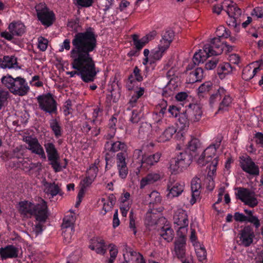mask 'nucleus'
<instances>
[{
    "label": "nucleus",
    "instance_id": "36",
    "mask_svg": "<svg viewBox=\"0 0 263 263\" xmlns=\"http://www.w3.org/2000/svg\"><path fill=\"white\" fill-rule=\"evenodd\" d=\"M50 127L56 137L58 138L61 136V127L57 119H53L50 121Z\"/></svg>",
    "mask_w": 263,
    "mask_h": 263
},
{
    "label": "nucleus",
    "instance_id": "2",
    "mask_svg": "<svg viewBox=\"0 0 263 263\" xmlns=\"http://www.w3.org/2000/svg\"><path fill=\"white\" fill-rule=\"evenodd\" d=\"M2 83L14 95L24 96L27 95L30 87L25 79L17 77L13 78L7 74L2 78Z\"/></svg>",
    "mask_w": 263,
    "mask_h": 263
},
{
    "label": "nucleus",
    "instance_id": "42",
    "mask_svg": "<svg viewBox=\"0 0 263 263\" xmlns=\"http://www.w3.org/2000/svg\"><path fill=\"white\" fill-rule=\"evenodd\" d=\"M105 242L104 240L100 237L93 238L90 240V245L89 248L91 250H95L100 246H104Z\"/></svg>",
    "mask_w": 263,
    "mask_h": 263
},
{
    "label": "nucleus",
    "instance_id": "9",
    "mask_svg": "<svg viewBox=\"0 0 263 263\" xmlns=\"http://www.w3.org/2000/svg\"><path fill=\"white\" fill-rule=\"evenodd\" d=\"M221 40L217 37L211 39L210 43L206 44L203 47V51L206 57L212 55L221 54L224 49V44L221 42Z\"/></svg>",
    "mask_w": 263,
    "mask_h": 263
},
{
    "label": "nucleus",
    "instance_id": "37",
    "mask_svg": "<svg viewBox=\"0 0 263 263\" xmlns=\"http://www.w3.org/2000/svg\"><path fill=\"white\" fill-rule=\"evenodd\" d=\"M218 157L214 158L211 163L209 165V171L208 172L206 180L210 181V179H213V176L214 175L216 171V166L218 163Z\"/></svg>",
    "mask_w": 263,
    "mask_h": 263
},
{
    "label": "nucleus",
    "instance_id": "29",
    "mask_svg": "<svg viewBox=\"0 0 263 263\" xmlns=\"http://www.w3.org/2000/svg\"><path fill=\"white\" fill-rule=\"evenodd\" d=\"M152 127L151 124L147 122L141 123L139 129V135L141 138H148L151 137Z\"/></svg>",
    "mask_w": 263,
    "mask_h": 263
},
{
    "label": "nucleus",
    "instance_id": "43",
    "mask_svg": "<svg viewBox=\"0 0 263 263\" xmlns=\"http://www.w3.org/2000/svg\"><path fill=\"white\" fill-rule=\"evenodd\" d=\"M132 37L134 45L138 50H140L146 44V42H144V41H143V37L139 40V35L136 34H133L132 35Z\"/></svg>",
    "mask_w": 263,
    "mask_h": 263
},
{
    "label": "nucleus",
    "instance_id": "24",
    "mask_svg": "<svg viewBox=\"0 0 263 263\" xmlns=\"http://www.w3.org/2000/svg\"><path fill=\"white\" fill-rule=\"evenodd\" d=\"M0 67L2 68L17 67V58L14 56H4L3 59H0Z\"/></svg>",
    "mask_w": 263,
    "mask_h": 263
},
{
    "label": "nucleus",
    "instance_id": "48",
    "mask_svg": "<svg viewBox=\"0 0 263 263\" xmlns=\"http://www.w3.org/2000/svg\"><path fill=\"white\" fill-rule=\"evenodd\" d=\"M254 77L253 71L250 66H247L243 68L242 73V78L246 81H248Z\"/></svg>",
    "mask_w": 263,
    "mask_h": 263
},
{
    "label": "nucleus",
    "instance_id": "6",
    "mask_svg": "<svg viewBox=\"0 0 263 263\" xmlns=\"http://www.w3.org/2000/svg\"><path fill=\"white\" fill-rule=\"evenodd\" d=\"M39 108L46 112L52 114L57 112V104L50 93L40 95L36 98Z\"/></svg>",
    "mask_w": 263,
    "mask_h": 263
},
{
    "label": "nucleus",
    "instance_id": "41",
    "mask_svg": "<svg viewBox=\"0 0 263 263\" xmlns=\"http://www.w3.org/2000/svg\"><path fill=\"white\" fill-rule=\"evenodd\" d=\"M149 197L150 198V202H149V204H150V210H149V211H151V205L152 204L153 206L154 205V204H157L158 203H159L161 202V196H160V194L158 192H156V191H153L149 195ZM154 208H153L152 209H153Z\"/></svg>",
    "mask_w": 263,
    "mask_h": 263
},
{
    "label": "nucleus",
    "instance_id": "15",
    "mask_svg": "<svg viewBox=\"0 0 263 263\" xmlns=\"http://www.w3.org/2000/svg\"><path fill=\"white\" fill-rule=\"evenodd\" d=\"M186 240L185 237L181 235L175 242V252L178 258L185 257Z\"/></svg>",
    "mask_w": 263,
    "mask_h": 263
},
{
    "label": "nucleus",
    "instance_id": "53",
    "mask_svg": "<svg viewBox=\"0 0 263 263\" xmlns=\"http://www.w3.org/2000/svg\"><path fill=\"white\" fill-rule=\"evenodd\" d=\"M60 158H56L54 159L51 160H48L50 161V164L55 172H60L62 170V167L59 162Z\"/></svg>",
    "mask_w": 263,
    "mask_h": 263
},
{
    "label": "nucleus",
    "instance_id": "49",
    "mask_svg": "<svg viewBox=\"0 0 263 263\" xmlns=\"http://www.w3.org/2000/svg\"><path fill=\"white\" fill-rule=\"evenodd\" d=\"M119 177L124 179L128 174V169L127 165L117 166Z\"/></svg>",
    "mask_w": 263,
    "mask_h": 263
},
{
    "label": "nucleus",
    "instance_id": "40",
    "mask_svg": "<svg viewBox=\"0 0 263 263\" xmlns=\"http://www.w3.org/2000/svg\"><path fill=\"white\" fill-rule=\"evenodd\" d=\"M127 152H119L116 156L117 166L127 165L126 159L127 158Z\"/></svg>",
    "mask_w": 263,
    "mask_h": 263
},
{
    "label": "nucleus",
    "instance_id": "26",
    "mask_svg": "<svg viewBox=\"0 0 263 263\" xmlns=\"http://www.w3.org/2000/svg\"><path fill=\"white\" fill-rule=\"evenodd\" d=\"M174 37V32L172 30H166L163 34L160 44L163 46L162 50H166L170 46Z\"/></svg>",
    "mask_w": 263,
    "mask_h": 263
},
{
    "label": "nucleus",
    "instance_id": "59",
    "mask_svg": "<svg viewBox=\"0 0 263 263\" xmlns=\"http://www.w3.org/2000/svg\"><path fill=\"white\" fill-rule=\"evenodd\" d=\"M189 220L187 221H179V218L176 217L175 221H174V224H176L178 227L175 228L178 230H180L181 229L184 228L188 226Z\"/></svg>",
    "mask_w": 263,
    "mask_h": 263
},
{
    "label": "nucleus",
    "instance_id": "55",
    "mask_svg": "<svg viewBox=\"0 0 263 263\" xmlns=\"http://www.w3.org/2000/svg\"><path fill=\"white\" fill-rule=\"evenodd\" d=\"M161 236L167 242H171L175 236L174 231H162Z\"/></svg>",
    "mask_w": 263,
    "mask_h": 263
},
{
    "label": "nucleus",
    "instance_id": "45",
    "mask_svg": "<svg viewBox=\"0 0 263 263\" xmlns=\"http://www.w3.org/2000/svg\"><path fill=\"white\" fill-rule=\"evenodd\" d=\"M62 229H71L73 228V217L72 215L66 216L64 218L63 223L61 225Z\"/></svg>",
    "mask_w": 263,
    "mask_h": 263
},
{
    "label": "nucleus",
    "instance_id": "18",
    "mask_svg": "<svg viewBox=\"0 0 263 263\" xmlns=\"http://www.w3.org/2000/svg\"><path fill=\"white\" fill-rule=\"evenodd\" d=\"M167 190L169 191L168 196L177 197L183 191L184 185L180 182L170 180L167 184Z\"/></svg>",
    "mask_w": 263,
    "mask_h": 263
},
{
    "label": "nucleus",
    "instance_id": "46",
    "mask_svg": "<svg viewBox=\"0 0 263 263\" xmlns=\"http://www.w3.org/2000/svg\"><path fill=\"white\" fill-rule=\"evenodd\" d=\"M203 53H205V52L203 51H202L201 50H200L199 52H196L193 57V62L194 64H199L200 63H203L205 60L206 57L204 55H203Z\"/></svg>",
    "mask_w": 263,
    "mask_h": 263
},
{
    "label": "nucleus",
    "instance_id": "35",
    "mask_svg": "<svg viewBox=\"0 0 263 263\" xmlns=\"http://www.w3.org/2000/svg\"><path fill=\"white\" fill-rule=\"evenodd\" d=\"M127 148V145L125 143L118 141L111 143L110 151L113 152H116L119 151L126 152Z\"/></svg>",
    "mask_w": 263,
    "mask_h": 263
},
{
    "label": "nucleus",
    "instance_id": "50",
    "mask_svg": "<svg viewBox=\"0 0 263 263\" xmlns=\"http://www.w3.org/2000/svg\"><path fill=\"white\" fill-rule=\"evenodd\" d=\"M163 48V45L159 44L158 50L152 52V57L154 60H158L162 57L163 53L166 50H162Z\"/></svg>",
    "mask_w": 263,
    "mask_h": 263
},
{
    "label": "nucleus",
    "instance_id": "39",
    "mask_svg": "<svg viewBox=\"0 0 263 263\" xmlns=\"http://www.w3.org/2000/svg\"><path fill=\"white\" fill-rule=\"evenodd\" d=\"M217 37L222 39H227L230 36L231 32L229 29H226L223 26H219L216 31Z\"/></svg>",
    "mask_w": 263,
    "mask_h": 263
},
{
    "label": "nucleus",
    "instance_id": "20",
    "mask_svg": "<svg viewBox=\"0 0 263 263\" xmlns=\"http://www.w3.org/2000/svg\"><path fill=\"white\" fill-rule=\"evenodd\" d=\"M221 139L219 138L218 141H216L215 143L213 144L208 147L202 153L204 156L206 157V162H211L213 160L214 158L216 157V153L217 149L219 147Z\"/></svg>",
    "mask_w": 263,
    "mask_h": 263
},
{
    "label": "nucleus",
    "instance_id": "64",
    "mask_svg": "<svg viewBox=\"0 0 263 263\" xmlns=\"http://www.w3.org/2000/svg\"><path fill=\"white\" fill-rule=\"evenodd\" d=\"M251 15H255L258 18L263 17V8L261 7L254 8L251 13Z\"/></svg>",
    "mask_w": 263,
    "mask_h": 263
},
{
    "label": "nucleus",
    "instance_id": "52",
    "mask_svg": "<svg viewBox=\"0 0 263 263\" xmlns=\"http://www.w3.org/2000/svg\"><path fill=\"white\" fill-rule=\"evenodd\" d=\"M109 248H110L109 253L110 257L108 261L111 263L112 261H114L116 259L118 251L116 246L113 244H110L109 245Z\"/></svg>",
    "mask_w": 263,
    "mask_h": 263
},
{
    "label": "nucleus",
    "instance_id": "28",
    "mask_svg": "<svg viewBox=\"0 0 263 263\" xmlns=\"http://www.w3.org/2000/svg\"><path fill=\"white\" fill-rule=\"evenodd\" d=\"M203 76V70L202 68H197L191 71L189 74V83H194L202 80Z\"/></svg>",
    "mask_w": 263,
    "mask_h": 263
},
{
    "label": "nucleus",
    "instance_id": "27",
    "mask_svg": "<svg viewBox=\"0 0 263 263\" xmlns=\"http://www.w3.org/2000/svg\"><path fill=\"white\" fill-rule=\"evenodd\" d=\"M44 147L47 154L48 160H51L56 158H60L59 153L53 143L51 142L45 143Z\"/></svg>",
    "mask_w": 263,
    "mask_h": 263
},
{
    "label": "nucleus",
    "instance_id": "23",
    "mask_svg": "<svg viewBox=\"0 0 263 263\" xmlns=\"http://www.w3.org/2000/svg\"><path fill=\"white\" fill-rule=\"evenodd\" d=\"M166 77L168 80H169L167 87L170 89H173L174 91L177 90L180 82L179 78L176 76L175 68H174V69H171L169 70L166 73Z\"/></svg>",
    "mask_w": 263,
    "mask_h": 263
},
{
    "label": "nucleus",
    "instance_id": "11",
    "mask_svg": "<svg viewBox=\"0 0 263 263\" xmlns=\"http://www.w3.org/2000/svg\"><path fill=\"white\" fill-rule=\"evenodd\" d=\"M161 156L160 153L157 152L150 155L143 156L140 161V167L144 170H148L152 166L156 164L159 161Z\"/></svg>",
    "mask_w": 263,
    "mask_h": 263
},
{
    "label": "nucleus",
    "instance_id": "22",
    "mask_svg": "<svg viewBox=\"0 0 263 263\" xmlns=\"http://www.w3.org/2000/svg\"><path fill=\"white\" fill-rule=\"evenodd\" d=\"M34 204L24 201L19 202L18 211L20 214L24 217H30L32 216Z\"/></svg>",
    "mask_w": 263,
    "mask_h": 263
},
{
    "label": "nucleus",
    "instance_id": "13",
    "mask_svg": "<svg viewBox=\"0 0 263 263\" xmlns=\"http://www.w3.org/2000/svg\"><path fill=\"white\" fill-rule=\"evenodd\" d=\"M241 167L243 171L251 175H259L258 166L255 164L249 157L241 162Z\"/></svg>",
    "mask_w": 263,
    "mask_h": 263
},
{
    "label": "nucleus",
    "instance_id": "25",
    "mask_svg": "<svg viewBox=\"0 0 263 263\" xmlns=\"http://www.w3.org/2000/svg\"><path fill=\"white\" fill-rule=\"evenodd\" d=\"M239 234V241L240 245L245 247H249L253 242V239L254 237L253 231H240Z\"/></svg>",
    "mask_w": 263,
    "mask_h": 263
},
{
    "label": "nucleus",
    "instance_id": "58",
    "mask_svg": "<svg viewBox=\"0 0 263 263\" xmlns=\"http://www.w3.org/2000/svg\"><path fill=\"white\" fill-rule=\"evenodd\" d=\"M218 62V60L216 58H214L211 60H209L205 63V68L206 70H212L216 67Z\"/></svg>",
    "mask_w": 263,
    "mask_h": 263
},
{
    "label": "nucleus",
    "instance_id": "3",
    "mask_svg": "<svg viewBox=\"0 0 263 263\" xmlns=\"http://www.w3.org/2000/svg\"><path fill=\"white\" fill-rule=\"evenodd\" d=\"M162 211L161 207L148 211L145 215V224L147 227L156 226L154 229L157 230H171V227L167 219L164 217H159Z\"/></svg>",
    "mask_w": 263,
    "mask_h": 263
},
{
    "label": "nucleus",
    "instance_id": "14",
    "mask_svg": "<svg viewBox=\"0 0 263 263\" xmlns=\"http://www.w3.org/2000/svg\"><path fill=\"white\" fill-rule=\"evenodd\" d=\"M189 107L186 110L191 121L194 122L199 121L202 115L201 107L197 104H190Z\"/></svg>",
    "mask_w": 263,
    "mask_h": 263
},
{
    "label": "nucleus",
    "instance_id": "62",
    "mask_svg": "<svg viewBox=\"0 0 263 263\" xmlns=\"http://www.w3.org/2000/svg\"><path fill=\"white\" fill-rule=\"evenodd\" d=\"M76 4L82 7H88L92 5L93 0H76Z\"/></svg>",
    "mask_w": 263,
    "mask_h": 263
},
{
    "label": "nucleus",
    "instance_id": "12",
    "mask_svg": "<svg viewBox=\"0 0 263 263\" xmlns=\"http://www.w3.org/2000/svg\"><path fill=\"white\" fill-rule=\"evenodd\" d=\"M223 4H226V2ZM227 9L226 12L230 17L232 19V21L229 23V25H231L236 28L237 24L236 23V18L239 17L241 14V10L239 8L236 4H227Z\"/></svg>",
    "mask_w": 263,
    "mask_h": 263
},
{
    "label": "nucleus",
    "instance_id": "16",
    "mask_svg": "<svg viewBox=\"0 0 263 263\" xmlns=\"http://www.w3.org/2000/svg\"><path fill=\"white\" fill-rule=\"evenodd\" d=\"M140 69L136 66L134 68L133 74H131L128 79V82L126 83V88L130 90L134 89V87L136 85L137 82H141L143 80V77L141 75Z\"/></svg>",
    "mask_w": 263,
    "mask_h": 263
},
{
    "label": "nucleus",
    "instance_id": "17",
    "mask_svg": "<svg viewBox=\"0 0 263 263\" xmlns=\"http://www.w3.org/2000/svg\"><path fill=\"white\" fill-rule=\"evenodd\" d=\"M18 249L13 245H8L0 249V255L3 259L16 258L18 256Z\"/></svg>",
    "mask_w": 263,
    "mask_h": 263
},
{
    "label": "nucleus",
    "instance_id": "63",
    "mask_svg": "<svg viewBox=\"0 0 263 263\" xmlns=\"http://www.w3.org/2000/svg\"><path fill=\"white\" fill-rule=\"evenodd\" d=\"M247 221L253 223L256 229L260 226V222L258 218L254 216H247Z\"/></svg>",
    "mask_w": 263,
    "mask_h": 263
},
{
    "label": "nucleus",
    "instance_id": "7",
    "mask_svg": "<svg viewBox=\"0 0 263 263\" xmlns=\"http://www.w3.org/2000/svg\"><path fill=\"white\" fill-rule=\"evenodd\" d=\"M37 16L43 25L47 26H50L52 24V20L54 14L52 11H50L46 5L44 3H40L35 7Z\"/></svg>",
    "mask_w": 263,
    "mask_h": 263
},
{
    "label": "nucleus",
    "instance_id": "21",
    "mask_svg": "<svg viewBox=\"0 0 263 263\" xmlns=\"http://www.w3.org/2000/svg\"><path fill=\"white\" fill-rule=\"evenodd\" d=\"M201 189V184L200 179L197 177L194 178L191 182V190H192V198L190 201L191 204H194L197 199L199 197L200 191L199 190Z\"/></svg>",
    "mask_w": 263,
    "mask_h": 263
},
{
    "label": "nucleus",
    "instance_id": "34",
    "mask_svg": "<svg viewBox=\"0 0 263 263\" xmlns=\"http://www.w3.org/2000/svg\"><path fill=\"white\" fill-rule=\"evenodd\" d=\"M45 192L47 194H50L52 197L56 196L60 193V189L58 184L53 183H46L45 184Z\"/></svg>",
    "mask_w": 263,
    "mask_h": 263
},
{
    "label": "nucleus",
    "instance_id": "56",
    "mask_svg": "<svg viewBox=\"0 0 263 263\" xmlns=\"http://www.w3.org/2000/svg\"><path fill=\"white\" fill-rule=\"evenodd\" d=\"M48 41L47 39L41 36L39 38V48L44 51H45L47 48Z\"/></svg>",
    "mask_w": 263,
    "mask_h": 263
},
{
    "label": "nucleus",
    "instance_id": "61",
    "mask_svg": "<svg viewBox=\"0 0 263 263\" xmlns=\"http://www.w3.org/2000/svg\"><path fill=\"white\" fill-rule=\"evenodd\" d=\"M94 179V178L90 177L89 175L86 174V178L81 182V186L86 188L92 183Z\"/></svg>",
    "mask_w": 263,
    "mask_h": 263
},
{
    "label": "nucleus",
    "instance_id": "10",
    "mask_svg": "<svg viewBox=\"0 0 263 263\" xmlns=\"http://www.w3.org/2000/svg\"><path fill=\"white\" fill-rule=\"evenodd\" d=\"M236 196L246 205L251 208L255 207L258 204V201L255 197L254 193L250 191L249 189L242 187L238 188Z\"/></svg>",
    "mask_w": 263,
    "mask_h": 263
},
{
    "label": "nucleus",
    "instance_id": "32",
    "mask_svg": "<svg viewBox=\"0 0 263 263\" xmlns=\"http://www.w3.org/2000/svg\"><path fill=\"white\" fill-rule=\"evenodd\" d=\"M160 178L159 174L157 173H150L145 177L142 178L140 182L141 188L144 187L148 184H151L158 180Z\"/></svg>",
    "mask_w": 263,
    "mask_h": 263
},
{
    "label": "nucleus",
    "instance_id": "54",
    "mask_svg": "<svg viewBox=\"0 0 263 263\" xmlns=\"http://www.w3.org/2000/svg\"><path fill=\"white\" fill-rule=\"evenodd\" d=\"M231 102V98L229 96H226L220 104L218 111H220L221 110H224V107L229 106Z\"/></svg>",
    "mask_w": 263,
    "mask_h": 263
},
{
    "label": "nucleus",
    "instance_id": "5",
    "mask_svg": "<svg viewBox=\"0 0 263 263\" xmlns=\"http://www.w3.org/2000/svg\"><path fill=\"white\" fill-rule=\"evenodd\" d=\"M49 215L47 202L41 199L39 203L34 204L32 216H34L38 223L35 225L36 230L45 229L43 224L46 221Z\"/></svg>",
    "mask_w": 263,
    "mask_h": 263
},
{
    "label": "nucleus",
    "instance_id": "44",
    "mask_svg": "<svg viewBox=\"0 0 263 263\" xmlns=\"http://www.w3.org/2000/svg\"><path fill=\"white\" fill-rule=\"evenodd\" d=\"M179 122L182 125L181 127H185L189 126L190 121L191 120L189 117V114L187 113V110L182 112L180 116L178 119Z\"/></svg>",
    "mask_w": 263,
    "mask_h": 263
},
{
    "label": "nucleus",
    "instance_id": "57",
    "mask_svg": "<svg viewBox=\"0 0 263 263\" xmlns=\"http://www.w3.org/2000/svg\"><path fill=\"white\" fill-rule=\"evenodd\" d=\"M212 87V84L210 82H206L202 84L198 88V91L199 93H204L205 92H209Z\"/></svg>",
    "mask_w": 263,
    "mask_h": 263
},
{
    "label": "nucleus",
    "instance_id": "8",
    "mask_svg": "<svg viewBox=\"0 0 263 263\" xmlns=\"http://www.w3.org/2000/svg\"><path fill=\"white\" fill-rule=\"evenodd\" d=\"M23 140L28 144L26 148L29 150L32 154L39 155L41 158L44 160L46 159L44 148L36 138L31 136H27L23 137Z\"/></svg>",
    "mask_w": 263,
    "mask_h": 263
},
{
    "label": "nucleus",
    "instance_id": "51",
    "mask_svg": "<svg viewBox=\"0 0 263 263\" xmlns=\"http://www.w3.org/2000/svg\"><path fill=\"white\" fill-rule=\"evenodd\" d=\"M130 256L132 260H135L136 261H138V263H145L143 256L140 253H137L134 251H130Z\"/></svg>",
    "mask_w": 263,
    "mask_h": 263
},
{
    "label": "nucleus",
    "instance_id": "19",
    "mask_svg": "<svg viewBox=\"0 0 263 263\" xmlns=\"http://www.w3.org/2000/svg\"><path fill=\"white\" fill-rule=\"evenodd\" d=\"M158 130L159 128L157 127L155 131L157 134L156 136L159 142H164L170 140L176 132L173 126L167 127L161 134H159Z\"/></svg>",
    "mask_w": 263,
    "mask_h": 263
},
{
    "label": "nucleus",
    "instance_id": "1",
    "mask_svg": "<svg viewBox=\"0 0 263 263\" xmlns=\"http://www.w3.org/2000/svg\"><path fill=\"white\" fill-rule=\"evenodd\" d=\"M97 35L89 27L85 32L76 33L72 40L70 52L71 65L75 70L67 72L70 77L81 76L85 82H92L97 74L95 63L90 53L97 47Z\"/></svg>",
    "mask_w": 263,
    "mask_h": 263
},
{
    "label": "nucleus",
    "instance_id": "60",
    "mask_svg": "<svg viewBox=\"0 0 263 263\" xmlns=\"http://www.w3.org/2000/svg\"><path fill=\"white\" fill-rule=\"evenodd\" d=\"M140 120V113L137 110L132 111V115L130 121L133 123H137Z\"/></svg>",
    "mask_w": 263,
    "mask_h": 263
},
{
    "label": "nucleus",
    "instance_id": "4",
    "mask_svg": "<svg viewBox=\"0 0 263 263\" xmlns=\"http://www.w3.org/2000/svg\"><path fill=\"white\" fill-rule=\"evenodd\" d=\"M193 154H190L187 151L180 152L179 154L172 158L169 162V170L172 174H177L182 172L191 163Z\"/></svg>",
    "mask_w": 263,
    "mask_h": 263
},
{
    "label": "nucleus",
    "instance_id": "33",
    "mask_svg": "<svg viewBox=\"0 0 263 263\" xmlns=\"http://www.w3.org/2000/svg\"><path fill=\"white\" fill-rule=\"evenodd\" d=\"M194 247L197 257L200 261H202L206 259V251L204 246L200 243L194 244Z\"/></svg>",
    "mask_w": 263,
    "mask_h": 263
},
{
    "label": "nucleus",
    "instance_id": "47",
    "mask_svg": "<svg viewBox=\"0 0 263 263\" xmlns=\"http://www.w3.org/2000/svg\"><path fill=\"white\" fill-rule=\"evenodd\" d=\"M200 146L199 140L196 138L192 139L188 144L187 149L186 150L190 154L191 152H195Z\"/></svg>",
    "mask_w": 263,
    "mask_h": 263
},
{
    "label": "nucleus",
    "instance_id": "38",
    "mask_svg": "<svg viewBox=\"0 0 263 263\" xmlns=\"http://www.w3.org/2000/svg\"><path fill=\"white\" fill-rule=\"evenodd\" d=\"M218 157L214 158L211 163L209 165V171L208 172L206 180L210 181V179H213V176L214 175L216 171V166L218 163Z\"/></svg>",
    "mask_w": 263,
    "mask_h": 263
},
{
    "label": "nucleus",
    "instance_id": "30",
    "mask_svg": "<svg viewBox=\"0 0 263 263\" xmlns=\"http://www.w3.org/2000/svg\"><path fill=\"white\" fill-rule=\"evenodd\" d=\"M25 26L20 23H11L8 27L9 31L14 35L21 36L25 32Z\"/></svg>",
    "mask_w": 263,
    "mask_h": 263
},
{
    "label": "nucleus",
    "instance_id": "31",
    "mask_svg": "<svg viewBox=\"0 0 263 263\" xmlns=\"http://www.w3.org/2000/svg\"><path fill=\"white\" fill-rule=\"evenodd\" d=\"M233 70V68L228 63L220 64L217 69V74L221 79H223L226 74L232 72Z\"/></svg>",
    "mask_w": 263,
    "mask_h": 263
}]
</instances>
